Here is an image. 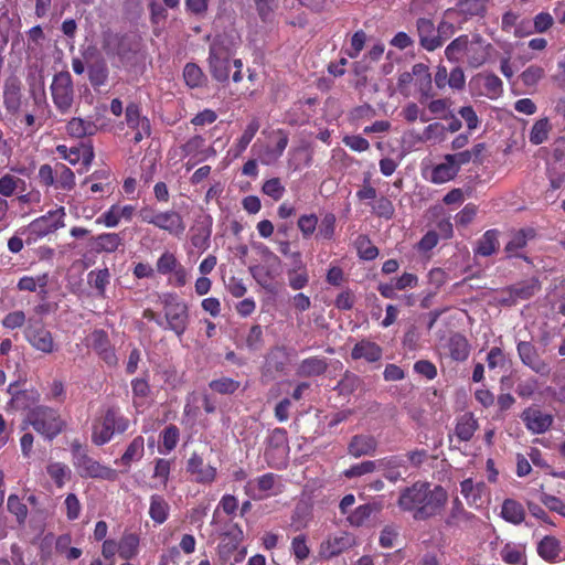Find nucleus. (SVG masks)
Masks as SVG:
<instances>
[{
    "mask_svg": "<svg viewBox=\"0 0 565 565\" xmlns=\"http://www.w3.org/2000/svg\"><path fill=\"white\" fill-rule=\"evenodd\" d=\"M447 502L448 493L441 486L416 482L401 491L397 505L414 520L426 521L439 515Z\"/></svg>",
    "mask_w": 565,
    "mask_h": 565,
    "instance_id": "f257e3e1",
    "label": "nucleus"
},
{
    "mask_svg": "<svg viewBox=\"0 0 565 565\" xmlns=\"http://www.w3.org/2000/svg\"><path fill=\"white\" fill-rule=\"evenodd\" d=\"M491 50V43L480 34H475L471 38L460 35L447 45L445 55L449 62L466 61L469 66L477 68L488 61Z\"/></svg>",
    "mask_w": 565,
    "mask_h": 565,
    "instance_id": "f03ea898",
    "label": "nucleus"
},
{
    "mask_svg": "<svg viewBox=\"0 0 565 565\" xmlns=\"http://www.w3.org/2000/svg\"><path fill=\"white\" fill-rule=\"evenodd\" d=\"M256 282L270 294L277 292L275 279L280 275L281 260L268 247H260V263L249 267Z\"/></svg>",
    "mask_w": 565,
    "mask_h": 565,
    "instance_id": "7ed1b4c3",
    "label": "nucleus"
},
{
    "mask_svg": "<svg viewBox=\"0 0 565 565\" xmlns=\"http://www.w3.org/2000/svg\"><path fill=\"white\" fill-rule=\"evenodd\" d=\"M163 307L168 329L181 337L189 323V307L175 292H163L159 296Z\"/></svg>",
    "mask_w": 565,
    "mask_h": 565,
    "instance_id": "20e7f679",
    "label": "nucleus"
},
{
    "mask_svg": "<svg viewBox=\"0 0 565 565\" xmlns=\"http://www.w3.org/2000/svg\"><path fill=\"white\" fill-rule=\"evenodd\" d=\"M129 420L115 408H108L104 416L96 419L93 425L92 440L102 446L110 441L113 436L128 429Z\"/></svg>",
    "mask_w": 565,
    "mask_h": 565,
    "instance_id": "39448f33",
    "label": "nucleus"
},
{
    "mask_svg": "<svg viewBox=\"0 0 565 565\" xmlns=\"http://www.w3.org/2000/svg\"><path fill=\"white\" fill-rule=\"evenodd\" d=\"M26 419L38 434L49 440L56 437L64 427V422L58 412L46 406H38L31 409Z\"/></svg>",
    "mask_w": 565,
    "mask_h": 565,
    "instance_id": "423d86ee",
    "label": "nucleus"
},
{
    "mask_svg": "<svg viewBox=\"0 0 565 565\" xmlns=\"http://www.w3.org/2000/svg\"><path fill=\"white\" fill-rule=\"evenodd\" d=\"M50 90L55 108L63 115L68 114L75 98L74 84L71 74L66 71L56 73L53 76Z\"/></svg>",
    "mask_w": 565,
    "mask_h": 565,
    "instance_id": "0eeeda50",
    "label": "nucleus"
},
{
    "mask_svg": "<svg viewBox=\"0 0 565 565\" xmlns=\"http://www.w3.org/2000/svg\"><path fill=\"white\" fill-rule=\"evenodd\" d=\"M230 51L218 41L210 47L209 66L212 76L218 82H225L230 76Z\"/></svg>",
    "mask_w": 565,
    "mask_h": 565,
    "instance_id": "6e6552de",
    "label": "nucleus"
},
{
    "mask_svg": "<svg viewBox=\"0 0 565 565\" xmlns=\"http://www.w3.org/2000/svg\"><path fill=\"white\" fill-rule=\"evenodd\" d=\"M64 207H60L55 211H50L47 214L35 218L29 225V231L34 238L44 237L56 230L64 227Z\"/></svg>",
    "mask_w": 565,
    "mask_h": 565,
    "instance_id": "1a4fd4ad",
    "label": "nucleus"
},
{
    "mask_svg": "<svg viewBox=\"0 0 565 565\" xmlns=\"http://www.w3.org/2000/svg\"><path fill=\"white\" fill-rule=\"evenodd\" d=\"M356 545V539L349 532H339L326 539L319 548V554L324 559H330Z\"/></svg>",
    "mask_w": 565,
    "mask_h": 565,
    "instance_id": "9d476101",
    "label": "nucleus"
},
{
    "mask_svg": "<svg viewBox=\"0 0 565 565\" xmlns=\"http://www.w3.org/2000/svg\"><path fill=\"white\" fill-rule=\"evenodd\" d=\"M26 182L13 174L6 173L0 177V223L8 217L9 202L7 198L14 195L18 191L25 190Z\"/></svg>",
    "mask_w": 565,
    "mask_h": 565,
    "instance_id": "9b49d317",
    "label": "nucleus"
},
{
    "mask_svg": "<svg viewBox=\"0 0 565 565\" xmlns=\"http://www.w3.org/2000/svg\"><path fill=\"white\" fill-rule=\"evenodd\" d=\"M521 419L526 429L536 435L546 433L554 422L551 414L544 413L537 407H527L524 409L521 414Z\"/></svg>",
    "mask_w": 565,
    "mask_h": 565,
    "instance_id": "f8f14e48",
    "label": "nucleus"
},
{
    "mask_svg": "<svg viewBox=\"0 0 565 565\" xmlns=\"http://www.w3.org/2000/svg\"><path fill=\"white\" fill-rule=\"evenodd\" d=\"M57 153L71 164L81 162L87 170L94 160V149L89 143H83L79 147L67 148L64 145L56 147Z\"/></svg>",
    "mask_w": 565,
    "mask_h": 565,
    "instance_id": "ddd939ff",
    "label": "nucleus"
},
{
    "mask_svg": "<svg viewBox=\"0 0 565 565\" xmlns=\"http://www.w3.org/2000/svg\"><path fill=\"white\" fill-rule=\"evenodd\" d=\"M277 477L266 473L257 479L249 480L245 486V493L253 500H263L275 493Z\"/></svg>",
    "mask_w": 565,
    "mask_h": 565,
    "instance_id": "4468645a",
    "label": "nucleus"
},
{
    "mask_svg": "<svg viewBox=\"0 0 565 565\" xmlns=\"http://www.w3.org/2000/svg\"><path fill=\"white\" fill-rule=\"evenodd\" d=\"M136 212V206L131 204L120 205L114 204L105 211L97 220V224H103L106 227H116L121 221H131Z\"/></svg>",
    "mask_w": 565,
    "mask_h": 565,
    "instance_id": "2eb2a0df",
    "label": "nucleus"
},
{
    "mask_svg": "<svg viewBox=\"0 0 565 565\" xmlns=\"http://www.w3.org/2000/svg\"><path fill=\"white\" fill-rule=\"evenodd\" d=\"M74 465L82 477L85 478H103L107 479L111 475V470L102 466L93 458L79 454L75 457Z\"/></svg>",
    "mask_w": 565,
    "mask_h": 565,
    "instance_id": "dca6fc26",
    "label": "nucleus"
},
{
    "mask_svg": "<svg viewBox=\"0 0 565 565\" xmlns=\"http://www.w3.org/2000/svg\"><path fill=\"white\" fill-rule=\"evenodd\" d=\"M518 353L521 361L535 373L546 375L550 373V366L537 354L535 348L526 341L518 344Z\"/></svg>",
    "mask_w": 565,
    "mask_h": 565,
    "instance_id": "f3484780",
    "label": "nucleus"
},
{
    "mask_svg": "<svg viewBox=\"0 0 565 565\" xmlns=\"http://www.w3.org/2000/svg\"><path fill=\"white\" fill-rule=\"evenodd\" d=\"M460 492L471 507L480 508L486 503L487 487L482 481L465 479L460 482Z\"/></svg>",
    "mask_w": 565,
    "mask_h": 565,
    "instance_id": "a211bd4d",
    "label": "nucleus"
},
{
    "mask_svg": "<svg viewBox=\"0 0 565 565\" xmlns=\"http://www.w3.org/2000/svg\"><path fill=\"white\" fill-rule=\"evenodd\" d=\"M188 471L198 483H212L217 475L216 468L211 465H205L203 459L196 454H193L189 459Z\"/></svg>",
    "mask_w": 565,
    "mask_h": 565,
    "instance_id": "6ab92c4d",
    "label": "nucleus"
},
{
    "mask_svg": "<svg viewBox=\"0 0 565 565\" xmlns=\"http://www.w3.org/2000/svg\"><path fill=\"white\" fill-rule=\"evenodd\" d=\"M154 226L177 237L181 236L185 231V223L175 211L158 212Z\"/></svg>",
    "mask_w": 565,
    "mask_h": 565,
    "instance_id": "aec40b11",
    "label": "nucleus"
},
{
    "mask_svg": "<svg viewBox=\"0 0 565 565\" xmlns=\"http://www.w3.org/2000/svg\"><path fill=\"white\" fill-rule=\"evenodd\" d=\"M403 459L392 457L382 459L379 461H363L361 463L354 465L347 469L343 475L347 478H354L360 477L370 472H373L377 468H384V467H399L402 466Z\"/></svg>",
    "mask_w": 565,
    "mask_h": 565,
    "instance_id": "412c9836",
    "label": "nucleus"
},
{
    "mask_svg": "<svg viewBox=\"0 0 565 565\" xmlns=\"http://www.w3.org/2000/svg\"><path fill=\"white\" fill-rule=\"evenodd\" d=\"M417 31L419 41L423 47L427 51H434L441 46L443 39L439 35H435V25L431 20L420 18L417 20Z\"/></svg>",
    "mask_w": 565,
    "mask_h": 565,
    "instance_id": "4be33fe9",
    "label": "nucleus"
},
{
    "mask_svg": "<svg viewBox=\"0 0 565 565\" xmlns=\"http://www.w3.org/2000/svg\"><path fill=\"white\" fill-rule=\"evenodd\" d=\"M276 135L278 137L275 147L266 146L264 147L258 157L263 164L269 166L275 163L284 153L287 145H288V136L282 130H277Z\"/></svg>",
    "mask_w": 565,
    "mask_h": 565,
    "instance_id": "5701e85b",
    "label": "nucleus"
},
{
    "mask_svg": "<svg viewBox=\"0 0 565 565\" xmlns=\"http://www.w3.org/2000/svg\"><path fill=\"white\" fill-rule=\"evenodd\" d=\"M26 339L35 350L43 353L49 354L55 350V343L52 333L46 329L41 328L29 330L26 333Z\"/></svg>",
    "mask_w": 565,
    "mask_h": 565,
    "instance_id": "b1692460",
    "label": "nucleus"
},
{
    "mask_svg": "<svg viewBox=\"0 0 565 565\" xmlns=\"http://www.w3.org/2000/svg\"><path fill=\"white\" fill-rule=\"evenodd\" d=\"M294 258V267L288 270V282L294 290L305 288L309 282V275L306 270L305 264L300 259L299 253L291 254Z\"/></svg>",
    "mask_w": 565,
    "mask_h": 565,
    "instance_id": "393cba45",
    "label": "nucleus"
},
{
    "mask_svg": "<svg viewBox=\"0 0 565 565\" xmlns=\"http://www.w3.org/2000/svg\"><path fill=\"white\" fill-rule=\"evenodd\" d=\"M377 447V441L373 436H354L348 447L349 454L355 458L372 455Z\"/></svg>",
    "mask_w": 565,
    "mask_h": 565,
    "instance_id": "a878e982",
    "label": "nucleus"
},
{
    "mask_svg": "<svg viewBox=\"0 0 565 565\" xmlns=\"http://www.w3.org/2000/svg\"><path fill=\"white\" fill-rule=\"evenodd\" d=\"M118 555L125 561L135 558L140 551V537L132 532H124L118 541Z\"/></svg>",
    "mask_w": 565,
    "mask_h": 565,
    "instance_id": "bb28decb",
    "label": "nucleus"
},
{
    "mask_svg": "<svg viewBox=\"0 0 565 565\" xmlns=\"http://www.w3.org/2000/svg\"><path fill=\"white\" fill-rule=\"evenodd\" d=\"M351 355L354 360L376 362L382 358V349L375 342L362 340L354 345Z\"/></svg>",
    "mask_w": 565,
    "mask_h": 565,
    "instance_id": "cd10ccee",
    "label": "nucleus"
},
{
    "mask_svg": "<svg viewBox=\"0 0 565 565\" xmlns=\"http://www.w3.org/2000/svg\"><path fill=\"white\" fill-rule=\"evenodd\" d=\"M66 131L71 137L83 138L93 136L97 131V126L89 119L74 117L67 122Z\"/></svg>",
    "mask_w": 565,
    "mask_h": 565,
    "instance_id": "c85d7f7f",
    "label": "nucleus"
},
{
    "mask_svg": "<svg viewBox=\"0 0 565 565\" xmlns=\"http://www.w3.org/2000/svg\"><path fill=\"white\" fill-rule=\"evenodd\" d=\"M458 174L456 166L447 159V154L444 161L436 164L430 172V181L436 184H443L452 180Z\"/></svg>",
    "mask_w": 565,
    "mask_h": 565,
    "instance_id": "c756f323",
    "label": "nucleus"
},
{
    "mask_svg": "<svg viewBox=\"0 0 565 565\" xmlns=\"http://www.w3.org/2000/svg\"><path fill=\"white\" fill-rule=\"evenodd\" d=\"M328 367L324 358L311 356L300 362L298 366V374L301 376H316L326 372Z\"/></svg>",
    "mask_w": 565,
    "mask_h": 565,
    "instance_id": "7c9ffc66",
    "label": "nucleus"
},
{
    "mask_svg": "<svg viewBox=\"0 0 565 565\" xmlns=\"http://www.w3.org/2000/svg\"><path fill=\"white\" fill-rule=\"evenodd\" d=\"M260 127V122L257 118H253L249 124L246 126L243 135L237 140V142L234 145V147L231 149V152H233V156L235 158L239 157L248 147L253 138L255 137L256 132L258 131Z\"/></svg>",
    "mask_w": 565,
    "mask_h": 565,
    "instance_id": "2f4dec72",
    "label": "nucleus"
},
{
    "mask_svg": "<svg viewBox=\"0 0 565 565\" xmlns=\"http://www.w3.org/2000/svg\"><path fill=\"white\" fill-rule=\"evenodd\" d=\"M169 503L161 495L153 494L150 498L149 515L157 524H162L169 516Z\"/></svg>",
    "mask_w": 565,
    "mask_h": 565,
    "instance_id": "473e14b6",
    "label": "nucleus"
},
{
    "mask_svg": "<svg viewBox=\"0 0 565 565\" xmlns=\"http://www.w3.org/2000/svg\"><path fill=\"white\" fill-rule=\"evenodd\" d=\"M501 516L510 523L520 524L525 518V511L518 501L507 499L502 503Z\"/></svg>",
    "mask_w": 565,
    "mask_h": 565,
    "instance_id": "72a5a7b5",
    "label": "nucleus"
},
{
    "mask_svg": "<svg viewBox=\"0 0 565 565\" xmlns=\"http://www.w3.org/2000/svg\"><path fill=\"white\" fill-rule=\"evenodd\" d=\"M491 0H461L458 3L460 14L466 18L483 17Z\"/></svg>",
    "mask_w": 565,
    "mask_h": 565,
    "instance_id": "f704fd0d",
    "label": "nucleus"
},
{
    "mask_svg": "<svg viewBox=\"0 0 565 565\" xmlns=\"http://www.w3.org/2000/svg\"><path fill=\"white\" fill-rule=\"evenodd\" d=\"M122 244L117 233H103L94 238V247L97 252L114 253Z\"/></svg>",
    "mask_w": 565,
    "mask_h": 565,
    "instance_id": "c9c22d12",
    "label": "nucleus"
},
{
    "mask_svg": "<svg viewBox=\"0 0 565 565\" xmlns=\"http://www.w3.org/2000/svg\"><path fill=\"white\" fill-rule=\"evenodd\" d=\"M448 351L452 360L465 361L469 356V344L461 334H454L448 341Z\"/></svg>",
    "mask_w": 565,
    "mask_h": 565,
    "instance_id": "e433bc0d",
    "label": "nucleus"
},
{
    "mask_svg": "<svg viewBox=\"0 0 565 565\" xmlns=\"http://www.w3.org/2000/svg\"><path fill=\"white\" fill-rule=\"evenodd\" d=\"M145 454L143 437L137 436L127 447L126 451L120 458V463L129 467L132 462L139 461Z\"/></svg>",
    "mask_w": 565,
    "mask_h": 565,
    "instance_id": "4c0bfd02",
    "label": "nucleus"
},
{
    "mask_svg": "<svg viewBox=\"0 0 565 565\" xmlns=\"http://www.w3.org/2000/svg\"><path fill=\"white\" fill-rule=\"evenodd\" d=\"M537 553L547 562L556 559L561 553L559 541L554 536L543 537L537 545Z\"/></svg>",
    "mask_w": 565,
    "mask_h": 565,
    "instance_id": "58836bf2",
    "label": "nucleus"
},
{
    "mask_svg": "<svg viewBox=\"0 0 565 565\" xmlns=\"http://www.w3.org/2000/svg\"><path fill=\"white\" fill-rule=\"evenodd\" d=\"M87 280L99 297H105L106 288L110 281V273L107 268L95 269L87 275Z\"/></svg>",
    "mask_w": 565,
    "mask_h": 565,
    "instance_id": "ea45409f",
    "label": "nucleus"
},
{
    "mask_svg": "<svg viewBox=\"0 0 565 565\" xmlns=\"http://www.w3.org/2000/svg\"><path fill=\"white\" fill-rule=\"evenodd\" d=\"M478 428L477 419L472 414H463L457 423L456 435L462 441H468L472 438Z\"/></svg>",
    "mask_w": 565,
    "mask_h": 565,
    "instance_id": "a19ab883",
    "label": "nucleus"
},
{
    "mask_svg": "<svg viewBox=\"0 0 565 565\" xmlns=\"http://www.w3.org/2000/svg\"><path fill=\"white\" fill-rule=\"evenodd\" d=\"M72 536L70 534L60 535L55 542V550L68 561L77 559L82 556V550L72 547Z\"/></svg>",
    "mask_w": 565,
    "mask_h": 565,
    "instance_id": "79ce46f5",
    "label": "nucleus"
},
{
    "mask_svg": "<svg viewBox=\"0 0 565 565\" xmlns=\"http://www.w3.org/2000/svg\"><path fill=\"white\" fill-rule=\"evenodd\" d=\"M126 121L129 128L140 129L142 131L150 130V122L146 117L140 116L139 107L135 104H130L126 108Z\"/></svg>",
    "mask_w": 565,
    "mask_h": 565,
    "instance_id": "37998d69",
    "label": "nucleus"
},
{
    "mask_svg": "<svg viewBox=\"0 0 565 565\" xmlns=\"http://www.w3.org/2000/svg\"><path fill=\"white\" fill-rule=\"evenodd\" d=\"M92 345L99 353L104 354V359L107 363L111 364L116 361L115 355L111 351H108V338L107 334L102 330H96L90 334Z\"/></svg>",
    "mask_w": 565,
    "mask_h": 565,
    "instance_id": "c03bdc74",
    "label": "nucleus"
},
{
    "mask_svg": "<svg viewBox=\"0 0 565 565\" xmlns=\"http://www.w3.org/2000/svg\"><path fill=\"white\" fill-rule=\"evenodd\" d=\"M88 79L95 89L106 85L108 81V68L105 62H97L89 66Z\"/></svg>",
    "mask_w": 565,
    "mask_h": 565,
    "instance_id": "a18cd8bd",
    "label": "nucleus"
},
{
    "mask_svg": "<svg viewBox=\"0 0 565 565\" xmlns=\"http://www.w3.org/2000/svg\"><path fill=\"white\" fill-rule=\"evenodd\" d=\"M499 247L498 233L497 231H487L481 239L479 241L477 247V254L482 256L492 255L497 248Z\"/></svg>",
    "mask_w": 565,
    "mask_h": 565,
    "instance_id": "49530a36",
    "label": "nucleus"
},
{
    "mask_svg": "<svg viewBox=\"0 0 565 565\" xmlns=\"http://www.w3.org/2000/svg\"><path fill=\"white\" fill-rule=\"evenodd\" d=\"M472 519H475V515L468 511L465 510L462 503L458 498H456L452 501L451 510L449 513V516L447 519L448 524H460V523H468Z\"/></svg>",
    "mask_w": 565,
    "mask_h": 565,
    "instance_id": "de8ad7c7",
    "label": "nucleus"
},
{
    "mask_svg": "<svg viewBox=\"0 0 565 565\" xmlns=\"http://www.w3.org/2000/svg\"><path fill=\"white\" fill-rule=\"evenodd\" d=\"M551 125L547 118H542L534 122L530 131V141L533 145H541L547 140Z\"/></svg>",
    "mask_w": 565,
    "mask_h": 565,
    "instance_id": "09e8293b",
    "label": "nucleus"
},
{
    "mask_svg": "<svg viewBox=\"0 0 565 565\" xmlns=\"http://www.w3.org/2000/svg\"><path fill=\"white\" fill-rule=\"evenodd\" d=\"M374 510L375 508L372 504L359 505L350 514H348L347 521L352 526H362L370 519Z\"/></svg>",
    "mask_w": 565,
    "mask_h": 565,
    "instance_id": "8fccbe9b",
    "label": "nucleus"
},
{
    "mask_svg": "<svg viewBox=\"0 0 565 565\" xmlns=\"http://www.w3.org/2000/svg\"><path fill=\"white\" fill-rule=\"evenodd\" d=\"M183 77L186 85L191 88L200 87L205 81L202 70L193 63H188L183 70Z\"/></svg>",
    "mask_w": 565,
    "mask_h": 565,
    "instance_id": "3c124183",
    "label": "nucleus"
},
{
    "mask_svg": "<svg viewBox=\"0 0 565 565\" xmlns=\"http://www.w3.org/2000/svg\"><path fill=\"white\" fill-rule=\"evenodd\" d=\"M501 557L508 564H522L525 558V550L521 545L505 544L501 551Z\"/></svg>",
    "mask_w": 565,
    "mask_h": 565,
    "instance_id": "603ef678",
    "label": "nucleus"
},
{
    "mask_svg": "<svg viewBox=\"0 0 565 565\" xmlns=\"http://www.w3.org/2000/svg\"><path fill=\"white\" fill-rule=\"evenodd\" d=\"M49 277L46 274L36 277L23 276L18 281V289L22 291H35L38 288L44 289L47 285Z\"/></svg>",
    "mask_w": 565,
    "mask_h": 565,
    "instance_id": "864d4df0",
    "label": "nucleus"
},
{
    "mask_svg": "<svg viewBox=\"0 0 565 565\" xmlns=\"http://www.w3.org/2000/svg\"><path fill=\"white\" fill-rule=\"evenodd\" d=\"M180 262L175 257V255L169 250L163 252L156 263V269L160 275L167 276L169 275Z\"/></svg>",
    "mask_w": 565,
    "mask_h": 565,
    "instance_id": "5fc2aeb1",
    "label": "nucleus"
},
{
    "mask_svg": "<svg viewBox=\"0 0 565 565\" xmlns=\"http://www.w3.org/2000/svg\"><path fill=\"white\" fill-rule=\"evenodd\" d=\"M47 473L57 487H63L71 477L70 468L61 462H53L47 466Z\"/></svg>",
    "mask_w": 565,
    "mask_h": 565,
    "instance_id": "6e6d98bb",
    "label": "nucleus"
},
{
    "mask_svg": "<svg viewBox=\"0 0 565 565\" xmlns=\"http://www.w3.org/2000/svg\"><path fill=\"white\" fill-rule=\"evenodd\" d=\"M446 138V128L444 125L439 122H434L428 125L422 136L419 137L420 141L427 142L433 141L435 143L444 141Z\"/></svg>",
    "mask_w": 565,
    "mask_h": 565,
    "instance_id": "4d7b16f0",
    "label": "nucleus"
},
{
    "mask_svg": "<svg viewBox=\"0 0 565 565\" xmlns=\"http://www.w3.org/2000/svg\"><path fill=\"white\" fill-rule=\"evenodd\" d=\"M413 77H416L420 82V92L424 97H429V89L431 84V77L428 68L424 64H415L412 68Z\"/></svg>",
    "mask_w": 565,
    "mask_h": 565,
    "instance_id": "13d9d810",
    "label": "nucleus"
},
{
    "mask_svg": "<svg viewBox=\"0 0 565 565\" xmlns=\"http://www.w3.org/2000/svg\"><path fill=\"white\" fill-rule=\"evenodd\" d=\"M335 215L333 213H326L318 226L317 237L330 241L334 236L335 232Z\"/></svg>",
    "mask_w": 565,
    "mask_h": 565,
    "instance_id": "bf43d9fd",
    "label": "nucleus"
},
{
    "mask_svg": "<svg viewBox=\"0 0 565 565\" xmlns=\"http://www.w3.org/2000/svg\"><path fill=\"white\" fill-rule=\"evenodd\" d=\"M484 94L489 98H497L502 93V81L494 74L482 76Z\"/></svg>",
    "mask_w": 565,
    "mask_h": 565,
    "instance_id": "052dcab7",
    "label": "nucleus"
},
{
    "mask_svg": "<svg viewBox=\"0 0 565 565\" xmlns=\"http://www.w3.org/2000/svg\"><path fill=\"white\" fill-rule=\"evenodd\" d=\"M8 510L17 518L19 524H23L28 516V508L15 494L8 498Z\"/></svg>",
    "mask_w": 565,
    "mask_h": 565,
    "instance_id": "680f3d73",
    "label": "nucleus"
},
{
    "mask_svg": "<svg viewBox=\"0 0 565 565\" xmlns=\"http://www.w3.org/2000/svg\"><path fill=\"white\" fill-rule=\"evenodd\" d=\"M211 228L210 226H202L195 230L191 237V243L198 249L204 252L210 246Z\"/></svg>",
    "mask_w": 565,
    "mask_h": 565,
    "instance_id": "e2e57ef3",
    "label": "nucleus"
},
{
    "mask_svg": "<svg viewBox=\"0 0 565 565\" xmlns=\"http://www.w3.org/2000/svg\"><path fill=\"white\" fill-rule=\"evenodd\" d=\"M291 552L296 559L302 562L309 557L310 548L307 545V539L305 535H298L292 539Z\"/></svg>",
    "mask_w": 565,
    "mask_h": 565,
    "instance_id": "0e129e2a",
    "label": "nucleus"
},
{
    "mask_svg": "<svg viewBox=\"0 0 565 565\" xmlns=\"http://www.w3.org/2000/svg\"><path fill=\"white\" fill-rule=\"evenodd\" d=\"M210 387L220 394H232L239 387V383L228 377H222L212 381Z\"/></svg>",
    "mask_w": 565,
    "mask_h": 565,
    "instance_id": "69168bd1",
    "label": "nucleus"
},
{
    "mask_svg": "<svg viewBox=\"0 0 565 565\" xmlns=\"http://www.w3.org/2000/svg\"><path fill=\"white\" fill-rule=\"evenodd\" d=\"M298 227L303 237L311 236L318 227V217L316 214H303L298 220Z\"/></svg>",
    "mask_w": 565,
    "mask_h": 565,
    "instance_id": "338daca9",
    "label": "nucleus"
},
{
    "mask_svg": "<svg viewBox=\"0 0 565 565\" xmlns=\"http://www.w3.org/2000/svg\"><path fill=\"white\" fill-rule=\"evenodd\" d=\"M527 235L524 231L514 233L505 245V250L511 256H518V252L526 245Z\"/></svg>",
    "mask_w": 565,
    "mask_h": 565,
    "instance_id": "774afa93",
    "label": "nucleus"
}]
</instances>
